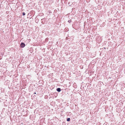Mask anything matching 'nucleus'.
<instances>
[{
	"instance_id": "nucleus-1",
	"label": "nucleus",
	"mask_w": 125,
	"mask_h": 125,
	"mask_svg": "<svg viewBox=\"0 0 125 125\" xmlns=\"http://www.w3.org/2000/svg\"><path fill=\"white\" fill-rule=\"evenodd\" d=\"M21 46L22 48H23L25 46V44L23 42L21 43Z\"/></svg>"
},
{
	"instance_id": "nucleus-2",
	"label": "nucleus",
	"mask_w": 125,
	"mask_h": 125,
	"mask_svg": "<svg viewBox=\"0 0 125 125\" xmlns=\"http://www.w3.org/2000/svg\"><path fill=\"white\" fill-rule=\"evenodd\" d=\"M56 90L58 92H60L61 91V89L60 88H58L56 89Z\"/></svg>"
},
{
	"instance_id": "nucleus-3",
	"label": "nucleus",
	"mask_w": 125,
	"mask_h": 125,
	"mask_svg": "<svg viewBox=\"0 0 125 125\" xmlns=\"http://www.w3.org/2000/svg\"><path fill=\"white\" fill-rule=\"evenodd\" d=\"M45 18H44V19H42L41 20L42 21V22H43V21H45Z\"/></svg>"
},
{
	"instance_id": "nucleus-4",
	"label": "nucleus",
	"mask_w": 125,
	"mask_h": 125,
	"mask_svg": "<svg viewBox=\"0 0 125 125\" xmlns=\"http://www.w3.org/2000/svg\"><path fill=\"white\" fill-rule=\"evenodd\" d=\"M67 121H70V118H68L67 119Z\"/></svg>"
},
{
	"instance_id": "nucleus-5",
	"label": "nucleus",
	"mask_w": 125,
	"mask_h": 125,
	"mask_svg": "<svg viewBox=\"0 0 125 125\" xmlns=\"http://www.w3.org/2000/svg\"><path fill=\"white\" fill-rule=\"evenodd\" d=\"M25 15V12H23V13H22V15L23 16H24Z\"/></svg>"
},
{
	"instance_id": "nucleus-6",
	"label": "nucleus",
	"mask_w": 125,
	"mask_h": 125,
	"mask_svg": "<svg viewBox=\"0 0 125 125\" xmlns=\"http://www.w3.org/2000/svg\"><path fill=\"white\" fill-rule=\"evenodd\" d=\"M71 21H72L71 20H68V22H69V23H70L71 22Z\"/></svg>"
},
{
	"instance_id": "nucleus-7",
	"label": "nucleus",
	"mask_w": 125,
	"mask_h": 125,
	"mask_svg": "<svg viewBox=\"0 0 125 125\" xmlns=\"http://www.w3.org/2000/svg\"><path fill=\"white\" fill-rule=\"evenodd\" d=\"M36 94V93H34V94Z\"/></svg>"
}]
</instances>
